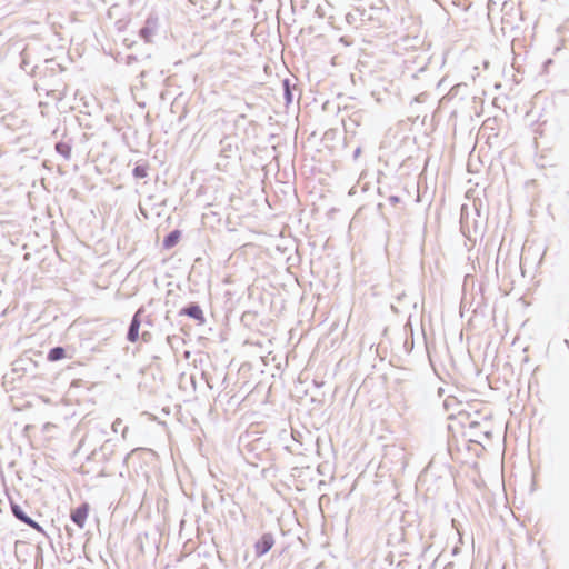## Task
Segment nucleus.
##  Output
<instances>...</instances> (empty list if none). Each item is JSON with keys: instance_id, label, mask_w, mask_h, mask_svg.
Returning a JSON list of instances; mask_svg holds the SVG:
<instances>
[{"instance_id": "0eeeda50", "label": "nucleus", "mask_w": 569, "mask_h": 569, "mask_svg": "<svg viewBox=\"0 0 569 569\" xmlns=\"http://www.w3.org/2000/svg\"><path fill=\"white\" fill-rule=\"evenodd\" d=\"M66 357V351L62 347H56L53 349H51L48 353V360L49 361H58V360H61Z\"/></svg>"}, {"instance_id": "423d86ee", "label": "nucleus", "mask_w": 569, "mask_h": 569, "mask_svg": "<svg viewBox=\"0 0 569 569\" xmlns=\"http://www.w3.org/2000/svg\"><path fill=\"white\" fill-rule=\"evenodd\" d=\"M180 238H181V231L180 230H173L172 232H170L163 240V247L166 249H171L173 248L179 241H180Z\"/></svg>"}, {"instance_id": "f257e3e1", "label": "nucleus", "mask_w": 569, "mask_h": 569, "mask_svg": "<svg viewBox=\"0 0 569 569\" xmlns=\"http://www.w3.org/2000/svg\"><path fill=\"white\" fill-rule=\"evenodd\" d=\"M90 512V506L84 502L71 511V520L79 527L83 528Z\"/></svg>"}, {"instance_id": "7ed1b4c3", "label": "nucleus", "mask_w": 569, "mask_h": 569, "mask_svg": "<svg viewBox=\"0 0 569 569\" xmlns=\"http://www.w3.org/2000/svg\"><path fill=\"white\" fill-rule=\"evenodd\" d=\"M11 510H12V513L19 520H21L22 522L27 523L28 526H30L31 528L36 529L37 531L42 532L41 526L38 522H36L34 520H32L30 517H28L20 506L12 505L11 506Z\"/></svg>"}, {"instance_id": "39448f33", "label": "nucleus", "mask_w": 569, "mask_h": 569, "mask_svg": "<svg viewBox=\"0 0 569 569\" xmlns=\"http://www.w3.org/2000/svg\"><path fill=\"white\" fill-rule=\"evenodd\" d=\"M180 315H184V316H188V317H191L196 320H199L200 322H203L204 321V318H203V312L201 310V308L197 305H191L187 308H183L181 311H180Z\"/></svg>"}, {"instance_id": "6e6552de", "label": "nucleus", "mask_w": 569, "mask_h": 569, "mask_svg": "<svg viewBox=\"0 0 569 569\" xmlns=\"http://www.w3.org/2000/svg\"><path fill=\"white\" fill-rule=\"evenodd\" d=\"M56 150L59 154L64 157L66 159H70L71 157V146L67 142H58L56 144Z\"/></svg>"}, {"instance_id": "20e7f679", "label": "nucleus", "mask_w": 569, "mask_h": 569, "mask_svg": "<svg viewBox=\"0 0 569 569\" xmlns=\"http://www.w3.org/2000/svg\"><path fill=\"white\" fill-rule=\"evenodd\" d=\"M139 313L140 311H138L134 316H133V319L131 321V325L129 327V331H128V340L131 341V342H136L139 338V330H140V319H139Z\"/></svg>"}, {"instance_id": "f03ea898", "label": "nucleus", "mask_w": 569, "mask_h": 569, "mask_svg": "<svg viewBox=\"0 0 569 569\" xmlns=\"http://www.w3.org/2000/svg\"><path fill=\"white\" fill-rule=\"evenodd\" d=\"M274 546V538L271 533H263L254 543V551L258 557L267 553Z\"/></svg>"}, {"instance_id": "1a4fd4ad", "label": "nucleus", "mask_w": 569, "mask_h": 569, "mask_svg": "<svg viewBox=\"0 0 569 569\" xmlns=\"http://www.w3.org/2000/svg\"><path fill=\"white\" fill-rule=\"evenodd\" d=\"M133 174L136 178H144V177H147V168L138 166L134 168Z\"/></svg>"}]
</instances>
